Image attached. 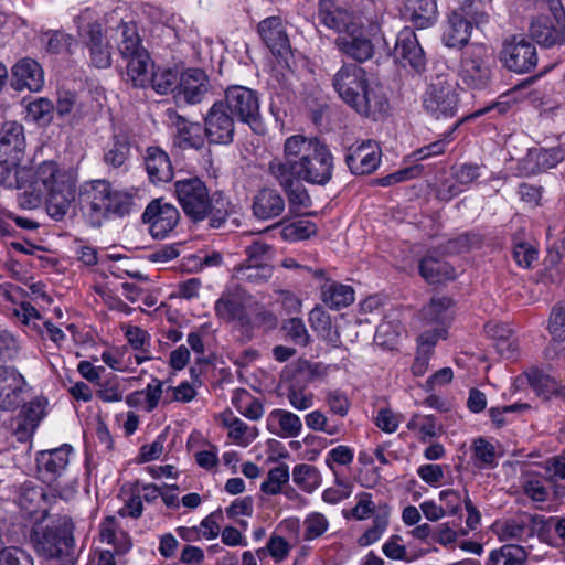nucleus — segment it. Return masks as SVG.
Segmentation results:
<instances>
[{
    "label": "nucleus",
    "instance_id": "nucleus-13",
    "mask_svg": "<svg viewBox=\"0 0 565 565\" xmlns=\"http://www.w3.org/2000/svg\"><path fill=\"white\" fill-rule=\"evenodd\" d=\"M204 134L210 143L230 145L234 140L235 121L223 100L215 102L204 118Z\"/></svg>",
    "mask_w": 565,
    "mask_h": 565
},
{
    "label": "nucleus",
    "instance_id": "nucleus-46",
    "mask_svg": "<svg viewBox=\"0 0 565 565\" xmlns=\"http://www.w3.org/2000/svg\"><path fill=\"white\" fill-rule=\"evenodd\" d=\"M232 404L243 416L250 420H258L264 414V406L259 399L244 388L235 391Z\"/></svg>",
    "mask_w": 565,
    "mask_h": 565
},
{
    "label": "nucleus",
    "instance_id": "nucleus-17",
    "mask_svg": "<svg viewBox=\"0 0 565 565\" xmlns=\"http://www.w3.org/2000/svg\"><path fill=\"white\" fill-rule=\"evenodd\" d=\"M394 55L397 60L408 65L415 73L422 74L426 70V56L420 46L417 35L412 28L402 29L394 47Z\"/></svg>",
    "mask_w": 565,
    "mask_h": 565
},
{
    "label": "nucleus",
    "instance_id": "nucleus-14",
    "mask_svg": "<svg viewBox=\"0 0 565 565\" xmlns=\"http://www.w3.org/2000/svg\"><path fill=\"white\" fill-rule=\"evenodd\" d=\"M180 218L178 209L161 200H153L148 204L142 221L149 224V231L153 238L162 239L177 226Z\"/></svg>",
    "mask_w": 565,
    "mask_h": 565
},
{
    "label": "nucleus",
    "instance_id": "nucleus-39",
    "mask_svg": "<svg viewBox=\"0 0 565 565\" xmlns=\"http://www.w3.org/2000/svg\"><path fill=\"white\" fill-rule=\"evenodd\" d=\"M100 537L103 542L111 544L117 554H126L131 548V539L121 530L115 516H107L100 524Z\"/></svg>",
    "mask_w": 565,
    "mask_h": 565
},
{
    "label": "nucleus",
    "instance_id": "nucleus-5",
    "mask_svg": "<svg viewBox=\"0 0 565 565\" xmlns=\"http://www.w3.org/2000/svg\"><path fill=\"white\" fill-rule=\"evenodd\" d=\"M74 522L68 515H58L51 524L36 522L30 533L35 552L46 558L56 559L57 565H75L77 553L73 532Z\"/></svg>",
    "mask_w": 565,
    "mask_h": 565
},
{
    "label": "nucleus",
    "instance_id": "nucleus-32",
    "mask_svg": "<svg viewBox=\"0 0 565 565\" xmlns=\"http://www.w3.org/2000/svg\"><path fill=\"white\" fill-rule=\"evenodd\" d=\"M548 330L552 341L544 350L545 359L565 358V309L563 307L553 308L550 316Z\"/></svg>",
    "mask_w": 565,
    "mask_h": 565
},
{
    "label": "nucleus",
    "instance_id": "nucleus-34",
    "mask_svg": "<svg viewBox=\"0 0 565 565\" xmlns=\"http://www.w3.org/2000/svg\"><path fill=\"white\" fill-rule=\"evenodd\" d=\"M45 193L47 214L55 221L63 220L75 199V183L66 184Z\"/></svg>",
    "mask_w": 565,
    "mask_h": 565
},
{
    "label": "nucleus",
    "instance_id": "nucleus-27",
    "mask_svg": "<svg viewBox=\"0 0 565 565\" xmlns=\"http://www.w3.org/2000/svg\"><path fill=\"white\" fill-rule=\"evenodd\" d=\"M472 29V22L466 17L465 11L454 10L448 15L441 36L443 43L447 47L461 49L468 44Z\"/></svg>",
    "mask_w": 565,
    "mask_h": 565
},
{
    "label": "nucleus",
    "instance_id": "nucleus-8",
    "mask_svg": "<svg viewBox=\"0 0 565 565\" xmlns=\"http://www.w3.org/2000/svg\"><path fill=\"white\" fill-rule=\"evenodd\" d=\"M376 24L364 25L363 19L353 23L352 28L337 35L334 39L335 49L358 65L370 61L375 54L374 36Z\"/></svg>",
    "mask_w": 565,
    "mask_h": 565
},
{
    "label": "nucleus",
    "instance_id": "nucleus-11",
    "mask_svg": "<svg viewBox=\"0 0 565 565\" xmlns=\"http://www.w3.org/2000/svg\"><path fill=\"white\" fill-rule=\"evenodd\" d=\"M500 61L509 71L520 74L529 73L537 64L536 47L529 39L513 35L504 41Z\"/></svg>",
    "mask_w": 565,
    "mask_h": 565
},
{
    "label": "nucleus",
    "instance_id": "nucleus-38",
    "mask_svg": "<svg viewBox=\"0 0 565 565\" xmlns=\"http://www.w3.org/2000/svg\"><path fill=\"white\" fill-rule=\"evenodd\" d=\"M321 299L330 309L339 310L354 301V290L340 282L327 281L321 287Z\"/></svg>",
    "mask_w": 565,
    "mask_h": 565
},
{
    "label": "nucleus",
    "instance_id": "nucleus-58",
    "mask_svg": "<svg viewBox=\"0 0 565 565\" xmlns=\"http://www.w3.org/2000/svg\"><path fill=\"white\" fill-rule=\"evenodd\" d=\"M388 525L387 513L376 514L373 519L372 526L359 537L358 543L360 546H369L379 541Z\"/></svg>",
    "mask_w": 565,
    "mask_h": 565
},
{
    "label": "nucleus",
    "instance_id": "nucleus-2",
    "mask_svg": "<svg viewBox=\"0 0 565 565\" xmlns=\"http://www.w3.org/2000/svg\"><path fill=\"white\" fill-rule=\"evenodd\" d=\"M339 97L359 115L377 120L386 113L388 100L371 75L356 63H343L332 77Z\"/></svg>",
    "mask_w": 565,
    "mask_h": 565
},
{
    "label": "nucleus",
    "instance_id": "nucleus-49",
    "mask_svg": "<svg viewBox=\"0 0 565 565\" xmlns=\"http://www.w3.org/2000/svg\"><path fill=\"white\" fill-rule=\"evenodd\" d=\"M40 41L47 53L58 55L71 52L74 38L60 30H47L42 32Z\"/></svg>",
    "mask_w": 565,
    "mask_h": 565
},
{
    "label": "nucleus",
    "instance_id": "nucleus-6",
    "mask_svg": "<svg viewBox=\"0 0 565 565\" xmlns=\"http://www.w3.org/2000/svg\"><path fill=\"white\" fill-rule=\"evenodd\" d=\"M494 65L491 49L473 43L461 53L458 77L466 87L483 90L491 85Z\"/></svg>",
    "mask_w": 565,
    "mask_h": 565
},
{
    "label": "nucleus",
    "instance_id": "nucleus-18",
    "mask_svg": "<svg viewBox=\"0 0 565 565\" xmlns=\"http://www.w3.org/2000/svg\"><path fill=\"white\" fill-rule=\"evenodd\" d=\"M258 33L275 56L287 61L292 55L286 25L279 17H269L259 22Z\"/></svg>",
    "mask_w": 565,
    "mask_h": 565
},
{
    "label": "nucleus",
    "instance_id": "nucleus-48",
    "mask_svg": "<svg viewBox=\"0 0 565 565\" xmlns=\"http://www.w3.org/2000/svg\"><path fill=\"white\" fill-rule=\"evenodd\" d=\"M30 169L20 167V162H11L10 157L0 158V184L13 185L22 189L29 180Z\"/></svg>",
    "mask_w": 565,
    "mask_h": 565
},
{
    "label": "nucleus",
    "instance_id": "nucleus-1",
    "mask_svg": "<svg viewBox=\"0 0 565 565\" xmlns=\"http://www.w3.org/2000/svg\"><path fill=\"white\" fill-rule=\"evenodd\" d=\"M333 170L334 158L326 143L294 135L285 140L282 156L268 162L267 174L285 192L290 210L296 211L311 204L301 181L324 186L332 179Z\"/></svg>",
    "mask_w": 565,
    "mask_h": 565
},
{
    "label": "nucleus",
    "instance_id": "nucleus-35",
    "mask_svg": "<svg viewBox=\"0 0 565 565\" xmlns=\"http://www.w3.org/2000/svg\"><path fill=\"white\" fill-rule=\"evenodd\" d=\"M46 498L47 495L42 487L26 481L20 488L18 504L30 516L41 510L42 516L45 518L47 514Z\"/></svg>",
    "mask_w": 565,
    "mask_h": 565
},
{
    "label": "nucleus",
    "instance_id": "nucleus-51",
    "mask_svg": "<svg viewBox=\"0 0 565 565\" xmlns=\"http://www.w3.org/2000/svg\"><path fill=\"white\" fill-rule=\"evenodd\" d=\"M289 478V467L280 463L268 471L267 478L260 484V490L265 494L276 495L282 492V487L288 483Z\"/></svg>",
    "mask_w": 565,
    "mask_h": 565
},
{
    "label": "nucleus",
    "instance_id": "nucleus-20",
    "mask_svg": "<svg viewBox=\"0 0 565 565\" xmlns=\"http://www.w3.org/2000/svg\"><path fill=\"white\" fill-rule=\"evenodd\" d=\"M381 162V148L372 140L351 146L345 154V163L355 175L374 172Z\"/></svg>",
    "mask_w": 565,
    "mask_h": 565
},
{
    "label": "nucleus",
    "instance_id": "nucleus-41",
    "mask_svg": "<svg viewBox=\"0 0 565 565\" xmlns=\"http://www.w3.org/2000/svg\"><path fill=\"white\" fill-rule=\"evenodd\" d=\"M126 60L128 61L127 77L131 84L138 88L148 87L149 77L151 75L149 68H153L148 52H141Z\"/></svg>",
    "mask_w": 565,
    "mask_h": 565
},
{
    "label": "nucleus",
    "instance_id": "nucleus-63",
    "mask_svg": "<svg viewBox=\"0 0 565 565\" xmlns=\"http://www.w3.org/2000/svg\"><path fill=\"white\" fill-rule=\"evenodd\" d=\"M23 192L19 194V205L25 210H33L41 205L44 191L41 186L31 182L23 185Z\"/></svg>",
    "mask_w": 565,
    "mask_h": 565
},
{
    "label": "nucleus",
    "instance_id": "nucleus-4",
    "mask_svg": "<svg viewBox=\"0 0 565 565\" xmlns=\"http://www.w3.org/2000/svg\"><path fill=\"white\" fill-rule=\"evenodd\" d=\"M79 203L93 227H100L111 216L128 215L134 206V196L127 191L113 189L107 180L87 181L79 188Z\"/></svg>",
    "mask_w": 565,
    "mask_h": 565
},
{
    "label": "nucleus",
    "instance_id": "nucleus-24",
    "mask_svg": "<svg viewBox=\"0 0 565 565\" xmlns=\"http://www.w3.org/2000/svg\"><path fill=\"white\" fill-rule=\"evenodd\" d=\"M285 207V198L275 188L263 186L253 196L252 212L257 220H274L284 213Z\"/></svg>",
    "mask_w": 565,
    "mask_h": 565
},
{
    "label": "nucleus",
    "instance_id": "nucleus-28",
    "mask_svg": "<svg viewBox=\"0 0 565 565\" xmlns=\"http://www.w3.org/2000/svg\"><path fill=\"white\" fill-rule=\"evenodd\" d=\"M25 150L24 128L17 121L3 124L0 134V158L10 157L11 162H21Z\"/></svg>",
    "mask_w": 565,
    "mask_h": 565
},
{
    "label": "nucleus",
    "instance_id": "nucleus-16",
    "mask_svg": "<svg viewBox=\"0 0 565 565\" xmlns=\"http://www.w3.org/2000/svg\"><path fill=\"white\" fill-rule=\"evenodd\" d=\"M171 126L175 129L173 143L180 149L201 150L205 146L204 127L179 115L173 109L167 110Z\"/></svg>",
    "mask_w": 565,
    "mask_h": 565
},
{
    "label": "nucleus",
    "instance_id": "nucleus-33",
    "mask_svg": "<svg viewBox=\"0 0 565 565\" xmlns=\"http://www.w3.org/2000/svg\"><path fill=\"white\" fill-rule=\"evenodd\" d=\"M452 301L448 297H433L420 310L423 327H445L452 318Z\"/></svg>",
    "mask_w": 565,
    "mask_h": 565
},
{
    "label": "nucleus",
    "instance_id": "nucleus-22",
    "mask_svg": "<svg viewBox=\"0 0 565 565\" xmlns=\"http://www.w3.org/2000/svg\"><path fill=\"white\" fill-rule=\"evenodd\" d=\"M211 89L206 73L201 68H188L181 73L175 98L185 104H200Z\"/></svg>",
    "mask_w": 565,
    "mask_h": 565
},
{
    "label": "nucleus",
    "instance_id": "nucleus-44",
    "mask_svg": "<svg viewBox=\"0 0 565 565\" xmlns=\"http://www.w3.org/2000/svg\"><path fill=\"white\" fill-rule=\"evenodd\" d=\"M268 422L278 424L280 431L277 435L281 438L298 437L302 430L300 417L287 409H273L268 415Z\"/></svg>",
    "mask_w": 565,
    "mask_h": 565
},
{
    "label": "nucleus",
    "instance_id": "nucleus-42",
    "mask_svg": "<svg viewBox=\"0 0 565 565\" xmlns=\"http://www.w3.org/2000/svg\"><path fill=\"white\" fill-rule=\"evenodd\" d=\"M274 273L269 263L241 264L234 268V277L243 282L263 285L267 282Z\"/></svg>",
    "mask_w": 565,
    "mask_h": 565
},
{
    "label": "nucleus",
    "instance_id": "nucleus-37",
    "mask_svg": "<svg viewBox=\"0 0 565 565\" xmlns=\"http://www.w3.org/2000/svg\"><path fill=\"white\" fill-rule=\"evenodd\" d=\"M117 47L124 58L131 57L147 50L141 44V39L135 22L120 21L118 28Z\"/></svg>",
    "mask_w": 565,
    "mask_h": 565
},
{
    "label": "nucleus",
    "instance_id": "nucleus-3",
    "mask_svg": "<svg viewBox=\"0 0 565 565\" xmlns=\"http://www.w3.org/2000/svg\"><path fill=\"white\" fill-rule=\"evenodd\" d=\"M173 186L178 203L191 222L207 221L211 228H220L226 223L232 204L224 192L211 194L205 182L198 177L177 180Z\"/></svg>",
    "mask_w": 565,
    "mask_h": 565
},
{
    "label": "nucleus",
    "instance_id": "nucleus-50",
    "mask_svg": "<svg viewBox=\"0 0 565 565\" xmlns=\"http://www.w3.org/2000/svg\"><path fill=\"white\" fill-rule=\"evenodd\" d=\"M292 480L300 489L310 493L320 487L321 475L315 466L300 463L294 467Z\"/></svg>",
    "mask_w": 565,
    "mask_h": 565
},
{
    "label": "nucleus",
    "instance_id": "nucleus-30",
    "mask_svg": "<svg viewBox=\"0 0 565 565\" xmlns=\"http://www.w3.org/2000/svg\"><path fill=\"white\" fill-rule=\"evenodd\" d=\"M403 17L416 29H427L437 22V0H404Z\"/></svg>",
    "mask_w": 565,
    "mask_h": 565
},
{
    "label": "nucleus",
    "instance_id": "nucleus-9",
    "mask_svg": "<svg viewBox=\"0 0 565 565\" xmlns=\"http://www.w3.org/2000/svg\"><path fill=\"white\" fill-rule=\"evenodd\" d=\"M72 450V447L65 444L58 448L42 450L36 454L39 479L55 491H60L66 484Z\"/></svg>",
    "mask_w": 565,
    "mask_h": 565
},
{
    "label": "nucleus",
    "instance_id": "nucleus-45",
    "mask_svg": "<svg viewBox=\"0 0 565 565\" xmlns=\"http://www.w3.org/2000/svg\"><path fill=\"white\" fill-rule=\"evenodd\" d=\"M223 424L230 429L228 437L239 446H248L258 435L256 427L248 426L232 413L224 414Z\"/></svg>",
    "mask_w": 565,
    "mask_h": 565
},
{
    "label": "nucleus",
    "instance_id": "nucleus-23",
    "mask_svg": "<svg viewBox=\"0 0 565 565\" xmlns=\"http://www.w3.org/2000/svg\"><path fill=\"white\" fill-rule=\"evenodd\" d=\"M318 19L326 28L333 30L338 35H341L351 29L353 23H359L362 20V17L339 6L333 0H320Z\"/></svg>",
    "mask_w": 565,
    "mask_h": 565
},
{
    "label": "nucleus",
    "instance_id": "nucleus-19",
    "mask_svg": "<svg viewBox=\"0 0 565 565\" xmlns=\"http://www.w3.org/2000/svg\"><path fill=\"white\" fill-rule=\"evenodd\" d=\"M46 403L35 397L29 403H22L19 414L12 418V431L18 441H28L35 433L40 422L45 415Z\"/></svg>",
    "mask_w": 565,
    "mask_h": 565
},
{
    "label": "nucleus",
    "instance_id": "nucleus-60",
    "mask_svg": "<svg viewBox=\"0 0 565 565\" xmlns=\"http://www.w3.org/2000/svg\"><path fill=\"white\" fill-rule=\"evenodd\" d=\"M286 397L289 404L297 411H306L313 406V394L296 385L288 387Z\"/></svg>",
    "mask_w": 565,
    "mask_h": 565
},
{
    "label": "nucleus",
    "instance_id": "nucleus-61",
    "mask_svg": "<svg viewBox=\"0 0 565 565\" xmlns=\"http://www.w3.org/2000/svg\"><path fill=\"white\" fill-rule=\"evenodd\" d=\"M426 329L418 335V352L429 354L431 348L439 339L446 338L447 329L445 327H425Z\"/></svg>",
    "mask_w": 565,
    "mask_h": 565
},
{
    "label": "nucleus",
    "instance_id": "nucleus-57",
    "mask_svg": "<svg viewBox=\"0 0 565 565\" xmlns=\"http://www.w3.org/2000/svg\"><path fill=\"white\" fill-rule=\"evenodd\" d=\"M282 330L295 344L306 347L310 343V335L300 318H290L282 324Z\"/></svg>",
    "mask_w": 565,
    "mask_h": 565
},
{
    "label": "nucleus",
    "instance_id": "nucleus-62",
    "mask_svg": "<svg viewBox=\"0 0 565 565\" xmlns=\"http://www.w3.org/2000/svg\"><path fill=\"white\" fill-rule=\"evenodd\" d=\"M316 232L317 226L315 223L308 220H299L285 226L282 230V235L290 239H306L311 235H315Z\"/></svg>",
    "mask_w": 565,
    "mask_h": 565
},
{
    "label": "nucleus",
    "instance_id": "nucleus-54",
    "mask_svg": "<svg viewBox=\"0 0 565 565\" xmlns=\"http://www.w3.org/2000/svg\"><path fill=\"white\" fill-rule=\"evenodd\" d=\"M481 235L477 233H465L456 238L449 239L445 246L447 253L462 254L481 246Z\"/></svg>",
    "mask_w": 565,
    "mask_h": 565
},
{
    "label": "nucleus",
    "instance_id": "nucleus-7",
    "mask_svg": "<svg viewBox=\"0 0 565 565\" xmlns=\"http://www.w3.org/2000/svg\"><path fill=\"white\" fill-rule=\"evenodd\" d=\"M459 95L456 83L448 74L431 77L423 95V106L436 119L454 117L457 114Z\"/></svg>",
    "mask_w": 565,
    "mask_h": 565
},
{
    "label": "nucleus",
    "instance_id": "nucleus-12",
    "mask_svg": "<svg viewBox=\"0 0 565 565\" xmlns=\"http://www.w3.org/2000/svg\"><path fill=\"white\" fill-rule=\"evenodd\" d=\"M28 382L14 366L0 365V412L17 411L25 401Z\"/></svg>",
    "mask_w": 565,
    "mask_h": 565
},
{
    "label": "nucleus",
    "instance_id": "nucleus-52",
    "mask_svg": "<svg viewBox=\"0 0 565 565\" xmlns=\"http://www.w3.org/2000/svg\"><path fill=\"white\" fill-rule=\"evenodd\" d=\"M524 376L539 395L547 397L550 394L558 393V384L556 381L539 367H530L524 372Z\"/></svg>",
    "mask_w": 565,
    "mask_h": 565
},
{
    "label": "nucleus",
    "instance_id": "nucleus-10",
    "mask_svg": "<svg viewBox=\"0 0 565 565\" xmlns=\"http://www.w3.org/2000/svg\"><path fill=\"white\" fill-rule=\"evenodd\" d=\"M226 109L238 118L239 121L247 124L255 132L263 134L260 122L259 99L257 93L245 86L234 85L225 90Z\"/></svg>",
    "mask_w": 565,
    "mask_h": 565
},
{
    "label": "nucleus",
    "instance_id": "nucleus-31",
    "mask_svg": "<svg viewBox=\"0 0 565 565\" xmlns=\"http://www.w3.org/2000/svg\"><path fill=\"white\" fill-rule=\"evenodd\" d=\"M531 36L541 46L552 47L565 44V23L551 20L548 15L537 17L530 28Z\"/></svg>",
    "mask_w": 565,
    "mask_h": 565
},
{
    "label": "nucleus",
    "instance_id": "nucleus-36",
    "mask_svg": "<svg viewBox=\"0 0 565 565\" xmlns=\"http://www.w3.org/2000/svg\"><path fill=\"white\" fill-rule=\"evenodd\" d=\"M215 315L227 321H237L241 326H248L250 320L246 313L245 306L243 302L233 294H223L218 300H216Z\"/></svg>",
    "mask_w": 565,
    "mask_h": 565
},
{
    "label": "nucleus",
    "instance_id": "nucleus-47",
    "mask_svg": "<svg viewBox=\"0 0 565 565\" xmlns=\"http://www.w3.org/2000/svg\"><path fill=\"white\" fill-rule=\"evenodd\" d=\"M309 322L311 328L321 337L328 340L334 347L340 343V334L337 330H332L331 317L320 306H316L309 313Z\"/></svg>",
    "mask_w": 565,
    "mask_h": 565
},
{
    "label": "nucleus",
    "instance_id": "nucleus-56",
    "mask_svg": "<svg viewBox=\"0 0 565 565\" xmlns=\"http://www.w3.org/2000/svg\"><path fill=\"white\" fill-rule=\"evenodd\" d=\"M473 456L477 460L478 468L486 469L497 466L494 447L483 438L475 440Z\"/></svg>",
    "mask_w": 565,
    "mask_h": 565
},
{
    "label": "nucleus",
    "instance_id": "nucleus-64",
    "mask_svg": "<svg viewBox=\"0 0 565 565\" xmlns=\"http://www.w3.org/2000/svg\"><path fill=\"white\" fill-rule=\"evenodd\" d=\"M0 565H34V562L26 551L10 546L0 551Z\"/></svg>",
    "mask_w": 565,
    "mask_h": 565
},
{
    "label": "nucleus",
    "instance_id": "nucleus-43",
    "mask_svg": "<svg viewBox=\"0 0 565 565\" xmlns=\"http://www.w3.org/2000/svg\"><path fill=\"white\" fill-rule=\"evenodd\" d=\"M181 73L177 68L158 67L151 70L149 77V85L154 92L160 95L177 93L179 87V79Z\"/></svg>",
    "mask_w": 565,
    "mask_h": 565
},
{
    "label": "nucleus",
    "instance_id": "nucleus-29",
    "mask_svg": "<svg viewBox=\"0 0 565 565\" xmlns=\"http://www.w3.org/2000/svg\"><path fill=\"white\" fill-rule=\"evenodd\" d=\"M143 163L150 182L167 183L173 179V167L169 154L158 146L146 148Z\"/></svg>",
    "mask_w": 565,
    "mask_h": 565
},
{
    "label": "nucleus",
    "instance_id": "nucleus-26",
    "mask_svg": "<svg viewBox=\"0 0 565 565\" xmlns=\"http://www.w3.org/2000/svg\"><path fill=\"white\" fill-rule=\"evenodd\" d=\"M43 84V70L35 60L29 57L21 58L11 70V86L15 90L29 89L30 92H39Z\"/></svg>",
    "mask_w": 565,
    "mask_h": 565
},
{
    "label": "nucleus",
    "instance_id": "nucleus-25",
    "mask_svg": "<svg viewBox=\"0 0 565 565\" xmlns=\"http://www.w3.org/2000/svg\"><path fill=\"white\" fill-rule=\"evenodd\" d=\"M30 169L28 182L41 186L44 192L55 190L60 186L74 183L72 177L65 169L61 168L57 162L53 160L43 161L35 169Z\"/></svg>",
    "mask_w": 565,
    "mask_h": 565
},
{
    "label": "nucleus",
    "instance_id": "nucleus-55",
    "mask_svg": "<svg viewBox=\"0 0 565 565\" xmlns=\"http://www.w3.org/2000/svg\"><path fill=\"white\" fill-rule=\"evenodd\" d=\"M54 106L46 98H39L28 106V116L39 125H49L53 118Z\"/></svg>",
    "mask_w": 565,
    "mask_h": 565
},
{
    "label": "nucleus",
    "instance_id": "nucleus-53",
    "mask_svg": "<svg viewBox=\"0 0 565 565\" xmlns=\"http://www.w3.org/2000/svg\"><path fill=\"white\" fill-rule=\"evenodd\" d=\"M492 559L502 561L503 565H524L527 554L520 545L507 544L492 551Z\"/></svg>",
    "mask_w": 565,
    "mask_h": 565
},
{
    "label": "nucleus",
    "instance_id": "nucleus-21",
    "mask_svg": "<svg viewBox=\"0 0 565 565\" xmlns=\"http://www.w3.org/2000/svg\"><path fill=\"white\" fill-rule=\"evenodd\" d=\"M131 154V136L125 128L117 127L103 147V162L113 170L128 169Z\"/></svg>",
    "mask_w": 565,
    "mask_h": 565
},
{
    "label": "nucleus",
    "instance_id": "nucleus-59",
    "mask_svg": "<svg viewBox=\"0 0 565 565\" xmlns=\"http://www.w3.org/2000/svg\"><path fill=\"white\" fill-rule=\"evenodd\" d=\"M461 11H465L466 17L472 22V28H482L490 22V9H487L480 1H471L468 4H465L459 8Z\"/></svg>",
    "mask_w": 565,
    "mask_h": 565
},
{
    "label": "nucleus",
    "instance_id": "nucleus-40",
    "mask_svg": "<svg viewBox=\"0 0 565 565\" xmlns=\"http://www.w3.org/2000/svg\"><path fill=\"white\" fill-rule=\"evenodd\" d=\"M419 273L429 284H438L455 278V269L450 264L430 255L420 260Z\"/></svg>",
    "mask_w": 565,
    "mask_h": 565
},
{
    "label": "nucleus",
    "instance_id": "nucleus-15",
    "mask_svg": "<svg viewBox=\"0 0 565 565\" xmlns=\"http://www.w3.org/2000/svg\"><path fill=\"white\" fill-rule=\"evenodd\" d=\"M79 35L88 50L90 65L96 68H108L111 65V45L104 35L98 22L88 23Z\"/></svg>",
    "mask_w": 565,
    "mask_h": 565
}]
</instances>
